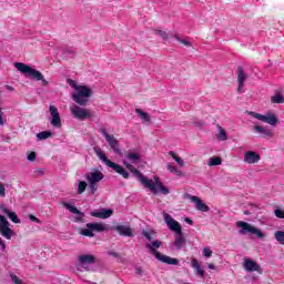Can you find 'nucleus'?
Instances as JSON below:
<instances>
[{
	"mask_svg": "<svg viewBox=\"0 0 284 284\" xmlns=\"http://www.w3.org/2000/svg\"><path fill=\"white\" fill-rule=\"evenodd\" d=\"M124 156L126 159L123 161L124 168H126V170H129L130 173L133 174V176H135L144 187H146V190H150L152 194H170V190L166 189V186L163 184V182H161V180L158 176H153V179L150 180L146 176H144V174L141 173V171L134 168V165H139V163L143 162V159L140 155V153L129 151L128 153H125Z\"/></svg>",
	"mask_w": 284,
	"mask_h": 284,
	"instance_id": "obj_1",
	"label": "nucleus"
},
{
	"mask_svg": "<svg viewBox=\"0 0 284 284\" xmlns=\"http://www.w3.org/2000/svg\"><path fill=\"white\" fill-rule=\"evenodd\" d=\"M67 83L72 88L71 99L78 103V105H88L93 91L88 85L79 84L74 80H67Z\"/></svg>",
	"mask_w": 284,
	"mask_h": 284,
	"instance_id": "obj_2",
	"label": "nucleus"
},
{
	"mask_svg": "<svg viewBox=\"0 0 284 284\" xmlns=\"http://www.w3.org/2000/svg\"><path fill=\"white\" fill-rule=\"evenodd\" d=\"M163 245V242L160 240H153L146 243V247L150 251V254L160 261V263H165V265H179V258L168 256L165 254L160 253L158 250Z\"/></svg>",
	"mask_w": 284,
	"mask_h": 284,
	"instance_id": "obj_3",
	"label": "nucleus"
},
{
	"mask_svg": "<svg viewBox=\"0 0 284 284\" xmlns=\"http://www.w3.org/2000/svg\"><path fill=\"white\" fill-rule=\"evenodd\" d=\"M13 65L18 72H21V74H26V77L33 79V81H41L42 85H48V80L43 78V73H41L39 70L32 69V67L23 62H16Z\"/></svg>",
	"mask_w": 284,
	"mask_h": 284,
	"instance_id": "obj_4",
	"label": "nucleus"
},
{
	"mask_svg": "<svg viewBox=\"0 0 284 284\" xmlns=\"http://www.w3.org/2000/svg\"><path fill=\"white\" fill-rule=\"evenodd\" d=\"M94 152L97 156L100 159V161H102V163H105L108 168H111V170H114L116 174H121L123 179H130V173H128V171H125L123 166L108 160V156H105V153H103V150H101L100 148H95Z\"/></svg>",
	"mask_w": 284,
	"mask_h": 284,
	"instance_id": "obj_5",
	"label": "nucleus"
},
{
	"mask_svg": "<svg viewBox=\"0 0 284 284\" xmlns=\"http://www.w3.org/2000/svg\"><path fill=\"white\" fill-rule=\"evenodd\" d=\"M236 227H239V234L245 235V234H253L257 239H265L267 234L265 232H262L261 229L244 222V221H237Z\"/></svg>",
	"mask_w": 284,
	"mask_h": 284,
	"instance_id": "obj_6",
	"label": "nucleus"
},
{
	"mask_svg": "<svg viewBox=\"0 0 284 284\" xmlns=\"http://www.w3.org/2000/svg\"><path fill=\"white\" fill-rule=\"evenodd\" d=\"M108 231V225L102 222L88 223L85 227L80 230L82 236L94 239V232L101 233Z\"/></svg>",
	"mask_w": 284,
	"mask_h": 284,
	"instance_id": "obj_7",
	"label": "nucleus"
},
{
	"mask_svg": "<svg viewBox=\"0 0 284 284\" xmlns=\"http://www.w3.org/2000/svg\"><path fill=\"white\" fill-rule=\"evenodd\" d=\"M103 172L99 170L91 171L87 174L85 179L89 184V189L91 190V194H97V190H99V183L104 179Z\"/></svg>",
	"mask_w": 284,
	"mask_h": 284,
	"instance_id": "obj_8",
	"label": "nucleus"
},
{
	"mask_svg": "<svg viewBox=\"0 0 284 284\" xmlns=\"http://www.w3.org/2000/svg\"><path fill=\"white\" fill-rule=\"evenodd\" d=\"M250 116H253V119H257V121H262V123H267L268 125H272V128H276L278 125V116L276 113L268 111L265 114L256 113V112H250Z\"/></svg>",
	"mask_w": 284,
	"mask_h": 284,
	"instance_id": "obj_9",
	"label": "nucleus"
},
{
	"mask_svg": "<svg viewBox=\"0 0 284 284\" xmlns=\"http://www.w3.org/2000/svg\"><path fill=\"white\" fill-rule=\"evenodd\" d=\"M70 112L73 116V119H78V121H85V119H90V110L85 108H81L77 104H73L70 106Z\"/></svg>",
	"mask_w": 284,
	"mask_h": 284,
	"instance_id": "obj_10",
	"label": "nucleus"
},
{
	"mask_svg": "<svg viewBox=\"0 0 284 284\" xmlns=\"http://www.w3.org/2000/svg\"><path fill=\"white\" fill-rule=\"evenodd\" d=\"M0 234L7 239V241H11L12 236H14V231L10 229V222H8L3 215H0Z\"/></svg>",
	"mask_w": 284,
	"mask_h": 284,
	"instance_id": "obj_11",
	"label": "nucleus"
},
{
	"mask_svg": "<svg viewBox=\"0 0 284 284\" xmlns=\"http://www.w3.org/2000/svg\"><path fill=\"white\" fill-rule=\"evenodd\" d=\"M163 219L171 232H175V234H183V229L181 227V224L176 220L172 219V215L164 212Z\"/></svg>",
	"mask_w": 284,
	"mask_h": 284,
	"instance_id": "obj_12",
	"label": "nucleus"
},
{
	"mask_svg": "<svg viewBox=\"0 0 284 284\" xmlns=\"http://www.w3.org/2000/svg\"><path fill=\"white\" fill-rule=\"evenodd\" d=\"M102 135L104 136L111 150H113L114 154H121V146L119 145V140H116L113 134L108 133V131L105 130H102Z\"/></svg>",
	"mask_w": 284,
	"mask_h": 284,
	"instance_id": "obj_13",
	"label": "nucleus"
},
{
	"mask_svg": "<svg viewBox=\"0 0 284 284\" xmlns=\"http://www.w3.org/2000/svg\"><path fill=\"white\" fill-rule=\"evenodd\" d=\"M243 268L245 270V272L248 273L257 272V274H263V268L261 267V265L250 257H244Z\"/></svg>",
	"mask_w": 284,
	"mask_h": 284,
	"instance_id": "obj_14",
	"label": "nucleus"
},
{
	"mask_svg": "<svg viewBox=\"0 0 284 284\" xmlns=\"http://www.w3.org/2000/svg\"><path fill=\"white\" fill-rule=\"evenodd\" d=\"M49 114H50V123L52 128H61V114L59 113V109L54 105L49 106Z\"/></svg>",
	"mask_w": 284,
	"mask_h": 284,
	"instance_id": "obj_15",
	"label": "nucleus"
},
{
	"mask_svg": "<svg viewBox=\"0 0 284 284\" xmlns=\"http://www.w3.org/2000/svg\"><path fill=\"white\" fill-rule=\"evenodd\" d=\"M243 161L246 165H255L261 161V155L254 151H246L244 152Z\"/></svg>",
	"mask_w": 284,
	"mask_h": 284,
	"instance_id": "obj_16",
	"label": "nucleus"
},
{
	"mask_svg": "<svg viewBox=\"0 0 284 284\" xmlns=\"http://www.w3.org/2000/svg\"><path fill=\"white\" fill-rule=\"evenodd\" d=\"M189 199L191 203H194L195 210H199V212H210V206H207L201 197L191 195Z\"/></svg>",
	"mask_w": 284,
	"mask_h": 284,
	"instance_id": "obj_17",
	"label": "nucleus"
},
{
	"mask_svg": "<svg viewBox=\"0 0 284 284\" xmlns=\"http://www.w3.org/2000/svg\"><path fill=\"white\" fill-rule=\"evenodd\" d=\"M253 131L255 132V134H258L263 139H272L274 136V132H272V130H270L263 125H258V124L255 125L253 128Z\"/></svg>",
	"mask_w": 284,
	"mask_h": 284,
	"instance_id": "obj_18",
	"label": "nucleus"
},
{
	"mask_svg": "<svg viewBox=\"0 0 284 284\" xmlns=\"http://www.w3.org/2000/svg\"><path fill=\"white\" fill-rule=\"evenodd\" d=\"M61 205L63 207H65V210L71 212V214H77V217H75L77 221H83V216H85V214H83V212L79 211V209H77V206H74L68 202H61Z\"/></svg>",
	"mask_w": 284,
	"mask_h": 284,
	"instance_id": "obj_19",
	"label": "nucleus"
},
{
	"mask_svg": "<svg viewBox=\"0 0 284 284\" xmlns=\"http://www.w3.org/2000/svg\"><path fill=\"white\" fill-rule=\"evenodd\" d=\"M191 267L194 270L196 276L203 278L205 276V270L201 266V262L196 257L191 258Z\"/></svg>",
	"mask_w": 284,
	"mask_h": 284,
	"instance_id": "obj_20",
	"label": "nucleus"
},
{
	"mask_svg": "<svg viewBox=\"0 0 284 284\" xmlns=\"http://www.w3.org/2000/svg\"><path fill=\"white\" fill-rule=\"evenodd\" d=\"M247 80V73L243 70V68H239L237 70V92H243V88L245 87V81Z\"/></svg>",
	"mask_w": 284,
	"mask_h": 284,
	"instance_id": "obj_21",
	"label": "nucleus"
},
{
	"mask_svg": "<svg viewBox=\"0 0 284 284\" xmlns=\"http://www.w3.org/2000/svg\"><path fill=\"white\" fill-rule=\"evenodd\" d=\"M112 214H114V211H112V209H102L100 211L91 212V216H94V219H110Z\"/></svg>",
	"mask_w": 284,
	"mask_h": 284,
	"instance_id": "obj_22",
	"label": "nucleus"
},
{
	"mask_svg": "<svg viewBox=\"0 0 284 284\" xmlns=\"http://www.w3.org/2000/svg\"><path fill=\"white\" fill-rule=\"evenodd\" d=\"M113 230H115L120 236H134L132 229L129 225H116L113 227Z\"/></svg>",
	"mask_w": 284,
	"mask_h": 284,
	"instance_id": "obj_23",
	"label": "nucleus"
},
{
	"mask_svg": "<svg viewBox=\"0 0 284 284\" xmlns=\"http://www.w3.org/2000/svg\"><path fill=\"white\" fill-rule=\"evenodd\" d=\"M79 262L81 263V265H92V263L97 262V258L94 257V255L83 254L79 256Z\"/></svg>",
	"mask_w": 284,
	"mask_h": 284,
	"instance_id": "obj_24",
	"label": "nucleus"
},
{
	"mask_svg": "<svg viewBox=\"0 0 284 284\" xmlns=\"http://www.w3.org/2000/svg\"><path fill=\"white\" fill-rule=\"evenodd\" d=\"M217 128V133H216V139L217 141H227V131L223 129L220 124L216 125Z\"/></svg>",
	"mask_w": 284,
	"mask_h": 284,
	"instance_id": "obj_25",
	"label": "nucleus"
},
{
	"mask_svg": "<svg viewBox=\"0 0 284 284\" xmlns=\"http://www.w3.org/2000/svg\"><path fill=\"white\" fill-rule=\"evenodd\" d=\"M2 212L4 214H7V216H9V219H10V221H12V223H21V220H19V216H17V213L11 212L7 207H2Z\"/></svg>",
	"mask_w": 284,
	"mask_h": 284,
	"instance_id": "obj_26",
	"label": "nucleus"
},
{
	"mask_svg": "<svg viewBox=\"0 0 284 284\" xmlns=\"http://www.w3.org/2000/svg\"><path fill=\"white\" fill-rule=\"evenodd\" d=\"M136 114L140 116L142 123H150V114L141 109H135Z\"/></svg>",
	"mask_w": 284,
	"mask_h": 284,
	"instance_id": "obj_27",
	"label": "nucleus"
},
{
	"mask_svg": "<svg viewBox=\"0 0 284 284\" xmlns=\"http://www.w3.org/2000/svg\"><path fill=\"white\" fill-rule=\"evenodd\" d=\"M169 155L172 156V159L175 161L178 168H185V161L176 153H174V151L169 152Z\"/></svg>",
	"mask_w": 284,
	"mask_h": 284,
	"instance_id": "obj_28",
	"label": "nucleus"
},
{
	"mask_svg": "<svg viewBox=\"0 0 284 284\" xmlns=\"http://www.w3.org/2000/svg\"><path fill=\"white\" fill-rule=\"evenodd\" d=\"M222 163H223V159H221L219 156H212L207 160L209 168H214L216 165H222Z\"/></svg>",
	"mask_w": 284,
	"mask_h": 284,
	"instance_id": "obj_29",
	"label": "nucleus"
},
{
	"mask_svg": "<svg viewBox=\"0 0 284 284\" xmlns=\"http://www.w3.org/2000/svg\"><path fill=\"white\" fill-rule=\"evenodd\" d=\"M166 170L171 172V174H174L175 176H183V172L179 170V168L174 166L172 163L166 164Z\"/></svg>",
	"mask_w": 284,
	"mask_h": 284,
	"instance_id": "obj_30",
	"label": "nucleus"
},
{
	"mask_svg": "<svg viewBox=\"0 0 284 284\" xmlns=\"http://www.w3.org/2000/svg\"><path fill=\"white\" fill-rule=\"evenodd\" d=\"M183 245H185V237H183V234H178L175 237L176 250H182Z\"/></svg>",
	"mask_w": 284,
	"mask_h": 284,
	"instance_id": "obj_31",
	"label": "nucleus"
},
{
	"mask_svg": "<svg viewBox=\"0 0 284 284\" xmlns=\"http://www.w3.org/2000/svg\"><path fill=\"white\" fill-rule=\"evenodd\" d=\"M50 136H52L51 131H42L37 134V139H39V141H45V139H50Z\"/></svg>",
	"mask_w": 284,
	"mask_h": 284,
	"instance_id": "obj_32",
	"label": "nucleus"
},
{
	"mask_svg": "<svg viewBox=\"0 0 284 284\" xmlns=\"http://www.w3.org/2000/svg\"><path fill=\"white\" fill-rule=\"evenodd\" d=\"M274 239L280 245H284V232L283 231H276L274 233Z\"/></svg>",
	"mask_w": 284,
	"mask_h": 284,
	"instance_id": "obj_33",
	"label": "nucleus"
},
{
	"mask_svg": "<svg viewBox=\"0 0 284 284\" xmlns=\"http://www.w3.org/2000/svg\"><path fill=\"white\" fill-rule=\"evenodd\" d=\"M271 103H284V97L282 93H276L271 97Z\"/></svg>",
	"mask_w": 284,
	"mask_h": 284,
	"instance_id": "obj_34",
	"label": "nucleus"
},
{
	"mask_svg": "<svg viewBox=\"0 0 284 284\" xmlns=\"http://www.w3.org/2000/svg\"><path fill=\"white\" fill-rule=\"evenodd\" d=\"M87 189H88V182H85V181L79 182L78 194H83V192H85Z\"/></svg>",
	"mask_w": 284,
	"mask_h": 284,
	"instance_id": "obj_35",
	"label": "nucleus"
},
{
	"mask_svg": "<svg viewBox=\"0 0 284 284\" xmlns=\"http://www.w3.org/2000/svg\"><path fill=\"white\" fill-rule=\"evenodd\" d=\"M27 161H31V162L37 161V153L36 152H29L27 154Z\"/></svg>",
	"mask_w": 284,
	"mask_h": 284,
	"instance_id": "obj_36",
	"label": "nucleus"
},
{
	"mask_svg": "<svg viewBox=\"0 0 284 284\" xmlns=\"http://www.w3.org/2000/svg\"><path fill=\"white\" fill-rule=\"evenodd\" d=\"M203 256H205V258H211L213 252L210 250V247H204L203 248Z\"/></svg>",
	"mask_w": 284,
	"mask_h": 284,
	"instance_id": "obj_37",
	"label": "nucleus"
},
{
	"mask_svg": "<svg viewBox=\"0 0 284 284\" xmlns=\"http://www.w3.org/2000/svg\"><path fill=\"white\" fill-rule=\"evenodd\" d=\"M274 214L277 219H284V210L277 209L274 211Z\"/></svg>",
	"mask_w": 284,
	"mask_h": 284,
	"instance_id": "obj_38",
	"label": "nucleus"
},
{
	"mask_svg": "<svg viewBox=\"0 0 284 284\" xmlns=\"http://www.w3.org/2000/svg\"><path fill=\"white\" fill-rule=\"evenodd\" d=\"M0 197H6V184L0 183Z\"/></svg>",
	"mask_w": 284,
	"mask_h": 284,
	"instance_id": "obj_39",
	"label": "nucleus"
},
{
	"mask_svg": "<svg viewBox=\"0 0 284 284\" xmlns=\"http://www.w3.org/2000/svg\"><path fill=\"white\" fill-rule=\"evenodd\" d=\"M11 281H12V283H14V284H23V283L21 282V278H19V276H17V275H14V274H11Z\"/></svg>",
	"mask_w": 284,
	"mask_h": 284,
	"instance_id": "obj_40",
	"label": "nucleus"
},
{
	"mask_svg": "<svg viewBox=\"0 0 284 284\" xmlns=\"http://www.w3.org/2000/svg\"><path fill=\"white\" fill-rule=\"evenodd\" d=\"M156 34H159V37H161L162 39H168V32L163 30H158Z\"/></svg>",
	"mask_w": 284,
	"mask_h": 284,
	"instance_id": "obj_41",
	"label": "nucleus"
},
{
	"mask_svg": "<svg viewBox=\"0 0 284 284\" xmlns=\"http://www.w3.org/2000/svg\"><path fill=\"white\" fill-rule=\"evenodd\" d=\"M143 236H145V239H148L149 243H152V233L144 231L143 232Z\"/></svg>",
	"mask_w": 284,
	"mask_h": 284,
	"instance_id": "obj_42",
	"label": "nucleus"
},
{
	"mask_svg": "<svg viewBox=\"0 0 284 284\" xmlns=\"http://www.w3.org/2000/svg\"><path fill=\"white\" fill-rule=\"evenodd\" d=\"M135 274H138V276H143V267L136 266L135 267Z\"/></svg>",
	"mask_w": 284,
	"mask_h": 284,
	"instance_id": "obj_43",
	"label": "nucleus"
},
{
	"mask_svg": "<svg viewBox=\"0 0 284 284\" xmlns=\"http://www.w3.org/2000/svg\"><path fill=\"white\" fill-rule=\"evenodd\" d=\"M29 219H30V221H33V223H41V220L38 219V217L34 216V215H29Z\"/></svg>",
	"mask_w": 284,
	"mask_h": 284,
	"instance_id": "obj_44",
	"label": "nucleus"
},
{
	"mask_svg": "<svg viewBox=\"0 0 284 284\" xmlns=\"http://www.w3.org/2000/svg\"><path fill=\"white\" fill-rule=\"evenodd\" d=\"M0 125H6V120L3 119V112H1V106H0Z\"/></svg>",
	"mask_w": 284,
	"mask_h": 284,
	"instance_id": "obj_45",
	"label": "nucleus"
},
{
	"mask_svg": "<svg viewBox=\"0 0 284 284\" xmlns=\"http://www.w3.org/2000/svg\"><path fill=\"white\" fill-rule=\"evenodd\" d=\"M0 246L2 248V252H6V242L1 237H0Z\"/></svg>",
	"mask_w": 284,
	"mask_h": 284,
	"instance_id": "obj_46",
	"label": "nucleus"
},
{
	"mask_svg": "<svg viewBox=\"0 0 284 284\" xmlns=\"http://www.w3.org/2000/svg\"><path fill=\"white\" fill-rule=\"evenodd\" d=\"M180 43H182L183 45H191L190 40H181L179 39Z\"/></svg>",
	"mask_w": 284,
	"mask_h": 284,
	"instance_id": "obj_47",
	"label": "nucleus"
},
{
	"mask_svg": "<svg viewBox=\"0 0 284 284\" xmlns=\"http://www.w3.org/2000/svg\"><path fill=\"white\" fill-rule=\"evenodd\" d=\"M109 256H114L116 258L119 254L114 251H109Z\"/></svg>",
	"mask_w": 284,
	"mask_h": 284,
	"instance_id": "obj_48",
	"label": "nucleus"
},
{
	"mask_svg": "<svg viewBox=\"0 0 284 284\" xmlns=\"http://www.w3.org/2000/svg\"><path fill=\"white\" fill-rule=\"evenodd\" d=\"M207 267H209V270H216V266H215L214 264H212V263H210V264L207 265Z\"/></svg>",
	"mask_w": 284,
	"mask_h": 284,
	"instance_id": "obj_49",
	"label": "nucleus"
},
{
	"mask_svg": "<svg viewBox=\"0 0 284 284\" xmlns=\"http://www.w3.org/2000/svg\"><path fill=\"white\" fill-rule=\"evenodd\" d=\"M185 222H186L189 225H192V221H191L189 217L185 219Z\"/></svg>",
	"mask_w": 284,
	"mask_h": 284,
	"instance_id": "obj_50",
	"label": "nucleus"
},
{
	"mask_svg": "<svg viewBox=\"0 0 284 284\" xmlns=\"http://www.w3.org/2000/svg\"><path fill=\"white\" fill-rule=\"evenodd\" d=\"M8 90H11V91H12V90H14V89H13L12 87H8Z\"/></svg>",
	"mask_w": 284,
	"mask_h": 284,
	"instance_id": "obj_51",
	"label": "nucleus"
},
{
	"mask_svg": "<svg viewBox=\"0 0 284 284\" xmlns=\"http://www.w3.org/2000/svg\"><path fill=\"white\" fill-rule=\"evenodd\" d=\"M91 284H95V283H91Z\"/></svg>",
	"mask_w": 284,
	"mask_h": 284,
	"instance_id": "obj_52",
	"label": "nucleus"
}]
</instances>
